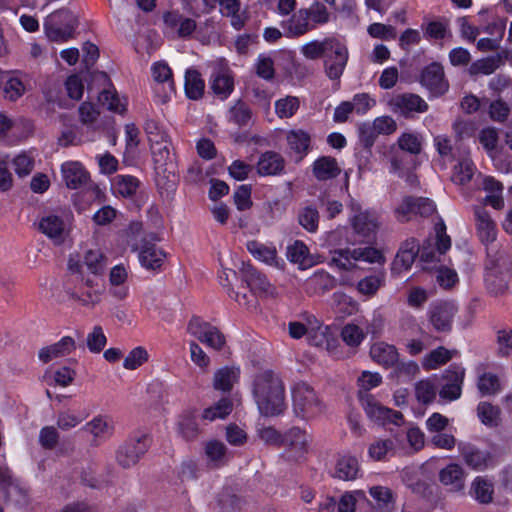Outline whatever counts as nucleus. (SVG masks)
I'll list each match as a JSON object with an SVG mask.
<instances>
[{
    "instance_id": "1",
    "label": "nucleus",
    "mask_w": 512,
    "mask_h": 512,
    "mask_svg": "<svg viewBox=\"0 0 512 512\" xmlns=\"http://www.w3.org/2000/svg\"><path fill=\"white\" fill-rule=\"evenodd\" d=\"M252 393L261 415L273 417L286 409L285 387L280 377L267 370L256 375L252 384Z\"/></svg>"
},
{
    "instance_id": "2",
    "label": "nucleus",
    "mask_w": 512,
    "mask_h": 512,
    "mask_svg": "<svg viewBox=\"0 0 512 512\" xmlns=\"http://www.w3.org/2000/svg\"><path fill=\"white\" fill-rule=\"evenodd\" d=\"M77 25L76 16L69 9L61 8L45 18L43 29L51 42L65 43L74 38Z\"/></svg>"
},
{
    "instance_id": "3",
    "label": "nucleus",
    "mask_w": 512,
    "mask_h": 512,
    "mask_svg": "<svg viewBox=\"0 0 512 512\" xmlns=\"http://www.w3.org/2000/svg\"><path fill=\"white\" fill-rule=\"evenodd\" d=\"M293 411L303 420L314 419L325 410V405L316 392L305 382L294 384L291 390Z\"/></svg>"
},
{
    "instance_id": "4",
    "label": "nucleus",
    "mask_w": 512,
    "mask_h": 512,
    "mask_svg": "<svg viewBox=\"0 0 512 512\" xmlns=\"http://www.w3.org/2000/svg\"><path fill=\"white\" fill-rule=\"evenodd\" d=\"M359 261L383 264L385 258L380 250L371 246L336 249L332 252L331 262L341 270H353Z\"/></svg>"
},
{
    "instance_id": "5",
    "label": "nucleus",
    "mask_w": 512,
    "mask_h": 512,
    "mask_svg": "<svg viewBox=\"0 0 512 512\" xmlns=\"http://www.w3.org/2000/svg\"><path fill=\"white\" fill-rule=\"evenodd\" d=\"M348 221L354 233L361 238L374 237L380 228L379 214L372 209L364 208L359 202L351 200Z\"/></svg>"
},
{
    "instance_id": "6",
    "label": "nucleus",
    "mask_w": 512,
    "mask_h": 512,
    "mask_svg": "<svg viewBox=\"0 0 512 512\" xmlns=\"http://www.w3.org/2000/svg\"><path fill=\"white\" fill-rule=\"evenodd\" d=\"M349 60V50L346 42L338 37H332L323 58V69L330 80H339L343 75Z\"/></svg>"
},
{
    "instance_id": "7",
    "label": "nucleus",
    "mask_w": 512,
    "mask_h": 512,
    "mask_svg": "<svg viewBox=\"0 0 512 512\" xmlns=\"http://www.w3.org/2000/svg\"><path fill=\"white\" fill-rule=\"evenodd\" d=\"M74 275V285L68 288L70 296L81 305L94 307L101 301L103 286L99 278L86 275Z\"/></svg>"
},
{
    "instance_id": "8",
    "label": "nucleus",
    "mask_w": 512,
    "mask_h": 512,
    "mask_svg": "<svg viewBox=\"0 0 512 512\" xmlns=\"http://www.w3.org/2000/svg\"><path fill=\"white\" fill-rule=\"evenodd\" d=\"M151 440L146 433H137L123 442L116 450L115 459L123 468L136 465L147 452Z\"/></svg>"
},
{
    "instance_id": "9",
    "label": "nucleus",
    "mask_w": 512,
    "mask_h": 512,
    "mask_svg": "<svg viewBox=\"0 0 512 512\" xmlns=\"http://www.w3.org/2000/svg\"><path fill=\"white\" fill-rule=\"evenodd\" d=\"M107 260L100 249L87 250L82 259L70 257L68 268L72 274L99 278L106 268Z\"/></svg>"
},
{
    "instance_id": "10",
    "label": "nucleus",
    "mask_w": 512,
    "mask_h": 512,
    "mask_svg": "<svg viewBox=\"0 0 512 512\" xmlns=\"http://www.w3.org/2000/svg\"><path fill=\"white\" fill-rule=\"evenodd\" d=\"M458 450L464 463L474 471H485L498 465L497 454L492 450H482L469 443H460Z\"/></svg>"
},
{
    "instance_id": "11",
    "label": "nucleus",
    "mask_w": 512,
    "mask_h": 512,
    "mask_svg": "<svg viewBox=\"0 0 512 512\" xmlns=\"http://www.w3.org/2000/svg\"><path fill=\"white\" fill-rule=\"evenodd\" d=\"M187 331L201 343L214 350H221L226 342L225 336L217 327L198 317H194L189 321Z\"/></svg>"
},
{
    "instance_id": "12",
    "label": "nucleus",
    "mask_w": 512,
    "mask_h": 512,
    "mask_svg": "<svg viewBox=\"0 0 512 512\" xmlns=\"http://www.w3.org/2000/svg\"><path fill=\"white\" fill-rule=\"evenodd\" d=\"M361 405L367 417L379 425H401L403 422V415L400 412L383 406L370 394L361 398Z\"/></svg>"
},
{
    "instance_id": "13",
    "label": "nucleus",
    "mask_w": 512,
    "mask_h": 512,
    "mask_svg": "<svg viewBox=\"0 0 512 512\" xmlns=\"http://www.w3.org/2000/svg\"><path fill=\"white\" fill-rule=\"evenodd\" d=\"M38 228L54 244L60 245L70 233L69 217L54 213L45 214L39 219Z\"/></svg>"
},
{
    "instance_id": "14",
    "label": "nucleus",
    "mask_w": 512,
    "mask_h": 512,
    "mask_svg": "<svg viewBox=\"0 0 512 512\" xmlns=\"http://www.w3.org/2000/svg\"><path fill=\"white\" fill-rule=\"evenodd\" d=\"M388 104L392 112L406 118L412 117L415 113H424L429 107L423 98L413 93L394 95Z\"/></svg>"
},
{
    "instance_id": "15",
    "label": "nucleus",
    "mask_w": 512,
    "mask_h": 512,
    "mask_svg": "<svg viewBox=\"0 0 512 512\" xmlns=\"http://www.w3.org/2000/svg\"><path fill=\"white\" fill-rule=\"evenodd\" d=\"M436 211L435 203L428 198L406 197L396 208V218L400 222H406L412 219L413 215L430 216Z\"/></svg>"
},
{
    "instance_id": "16",
    "label": "nucleus",
    "mask_w": 512,
    "mask_h": 512,
    "mask_svg": "<svg viewBox=\"0 0 512 512\" xmlns=\"http://www.w3.org/2000/svg\"><path fill=\"white\" fill-rule=\"evenodd\" d=\"M210 85L213 93L221 99H226L234 90V78L230 68L222 63H217L210 77Z\"/></svg>"
},
{
    "instance_id": "17",
    "label": "nucleus",
    "mask_w": 512,
    "mask_h": 512,
    "mask_svg": "<svg viewBox=\"0 0 512 512\" xmlns=\"http://www.w3.org/2000/svg\"><path fill=\"white\" fill-rule=\"evenodd\" d=\"M456 313L457 306L452 302L435 303L428 312L429 322L436 331L446 332L451 329Z\"/></svg>"
},
{
    "instance_id": "18",
    "label": "nucleus",
    "mask_w": 512,
    "mask_h": 512,
    "mask_svg": "<svg viewBox=\"0 0 512 512\" xmlns=\"http://www.w3.org/2000/svg\"><path fill=\"white\" fill-rule=\"evenodd\" d=\"M435 233L436 236L433 246L429 241H427L421 250V259L427 263L433 262L436 260L437 254L442 255L451 247V239L446 234V226L443 221H440L435 225Z\"/></svg>"
},
{
    "instance_id": "19",
    "label": "nucleus",
    "mask_w": 512,
    "mask_h": 512,
    "mask_svg": "<svg viewBox=\"0 0 512 512\" xmlns=\"http://www.w3.org/2000/svg\"><path fill=\"white\" fill-rule=\"evenodd\" d=\"M421 84L425 86L433 96H440L448 90V83L444 77L441 64L431 63L421 73Z\"/></svg>"
},
{
    "instance_id": "20",
    "label": "nucleus",
    "mask_w": 512,
    "mask_h": 512,
    "mask_svg": "<svg viewBox=\"0 0 512 512\" xmlns=\"http://www.w3.org/2000/svg\"><path fill=\"white\" fill-rule=\"evenodd\" d=\"M447 383L439 390V395L447 401L460 398L465 377V369L459 365L451 366L444 374Z\"/></svg>"
},
{
    "instance_id": "21",
    "label": "nucleus",
    "mask_w": 512,
    "mask_h": 512,
    "mask_svg": "<svg viewBox=\"0 0 512 512\" xmlns=\"http://www.w3.org/2000/svg\"><path fill=\"white\" fill-rule=\"evenodd\" d=\"M151 74L156 89L161 90V97L166 101L174 93L172 70L165 61H157L151 66Z\"/></svg>"
},
{
    "instance_id": "22",
    "label": "nucleus",
    "mask_w": 512,
    "mask_h": 512,
    "mask_svg": "<svg viewBox=\"0 0 512 512\" xmlns=\"http://www.w3.org/2000/svg\"><path fill=\"white\" fill-rule=\"evenodd\" d=\"M82 430L93 437V443L98 445L111 438L114 434V422L107 415H97L87 422Z\"/></svg>"
},
{
    "instance_id": "23",
    "label": "nucleus",
    "mask_w": 512,
    "mask_h": 512,
    "mask_svg": "<svg viewBox=\"0 0 512 512\" xmlns=\"http://www.w3.org/2000/svg\"><path fill=\"white\" fill-rule=\"evenodd\" d=\"M0 489L3 490L8 501L16 505L27 503V490L13 480L10 470L7 468H0Z\"/></svg>"
},
{
    "instance_id": "24",
    "label": "nucleus",
    "mask_w": 512,
    "mask_h": 512,
    "mask_svg": "<svg viewBox=\"0 0 512 512\" xmlns=\"http://www.w3.org/2000/svg\"><path fill=\"white\" fill-rule=\"evenodd\" d=\"M240 272L243 280L250 289L257 293L273 295L275 288L271 285L265 275L257 271L250 263H242Z\"/></svg>"
},
{
    "instance_id": "25",
    "label": "nucleus",
    "mask_w": 512,
    "mask_h": 512,
    "mask_svg": "<svg viewBox=\"0 0 512 512\" xmlns=\"http://www.w3.org/2000/svg\"><path fill=\"white\" fill-rule=\"evenodd\" d=\"M466 473L464 469L456 463H451L440 470L439 481L448 491L461 493L465 488Z\"/></svg>"
},
{
    "instance_id": "26",
    "label": "nucleus",
    "mask_w": 512,
    "mask_h": 512,
    "mask_svg": "<svg viewBox=\"0 0 512 512\" xmlns=\"http://www.w3.org/2000/svg\"><path fill=\"white\" fill-rule=\"evenodd\" d=\"M246 247L249 253L256 260L277 269H282L284 267V261L278 256L277 250L274 246L253 240L247 242Z\"/></svg>"
},
{
    "instance_id": "27",
    "label": "nucleus",
    "mask_w": 512,
    "mask_h": 512,
    "mask_svg": "<svg viewBox=\"0 0 512 512\" xmlns=\"http://www.w3.org/2000/svg\"><path fill=\"white\" fill-rule=\"evenodd\" d=\"M61 175L69 189H78L89 180V173L78 161H66L61 165Z\"/></svg>"
},
{
    "instance_id": "28",
    "label": "nucleus",
    "mask_w": 512,
    "mask_h": 512,
    "mask_svg": "<svg viewBox=\"0 0 512 512\" xmlns=\"http://www.w3.org/2000/svg\"><path fill=\"white\" fill-rule=\"evenodd\" d=\"M75 349V340L70 336H64L58 342L41 348L38 357L43 363H48L71 354Z\"/></svg>"
},
{
    "instance_id": "29",
    "label": "nucleus",
    "mask_w": 512,
    "mask_h": 512,
    "mask_svg": "<svg viewBox=\"0 0 512 512\" xmlns=\"http://www.w3.org/2000/svg\"><path fill=\"white\" fill-rule=\"evenodd\" d=\"M166 258L165 252L155 244L143 240L138 252V260L142 267L147 270L161 268Z\"/></svg>"
},
{
    "instance_id": "30",
    "label": "nucleus",
    "mask_w": 512,
    "mask_h": 512,
    "mask_svg": "<svg viewBox=\"0 0 512 512\" xmlns=\"http://www.w3.org/2000/svg\"><path fill=\"white\" fill-rule=\"evenodd\" d=\"M419 252V245L415 239L405 241L393 261V272L400 274L409 270Z\"/></svg>"
},
{
    "instance_id": "31",
    "label": "nucleus",
    "mask_w": 512,
    "mask_h": 512,
    "mask_svg": "<svg viewBox=\"0 0 512 512\" xmlns=\"http://www.w3.org/2000/svg\"><path fill=\"white\" fill-rule=\"evenodd\" d=\"M369 354L374 362L386 368L394 366L399 359L396 347L382 341L372 344Z\"/></svg>"
},
{
    "instance_id": "32",
    "label": "nucleus",
    "mask_w": 512,
    "mask_h": 512,
    "mask_svg": "<svg viewBox=\"0 0 512 512\" xmlns=\"http://www.w3.org/2000/svg\"><path fill=\"white\" fill-rule=\"evenodd\" d=\"M477 234L482 243L493 242L497 236L496 225L488 212L480 207L474 211Z\"/></svg>"
},
{
    "instance_id": "33",
    "label": "nucleus",
    "mask_w": 512,
    "mask_h": 512,
    "mask_svg": "<svg viewBox=\"0 0 512 512\" xmlns=\"http://www.w3.org/2000/svg\"><path fill=\"white\" fill-rule=\"evenodd\" d=\"M284 158L273 151L263 153L257 162L256 169L260 176H275L283 172Z\"/></svg>"
},
{
    "instance_id": "34",
    "label": "nucleus",
    "mask_w": 512,
    "mask_h": 512,
    "mask_svg": "<svg viewBox=\"0 0 512 512\" xmlns=\"http://www.w3.org/2000/svg\"><path fill=\"white\" fill-rule=\"evenodd\" d=\"M470 496L480 504H490L494 499V483L487 476H476L470 485Z\"/></svg>"
},
{
    "instance_id": "35",
    "label": "nucleus",
    "mask_w": 512,
    "mask_h": 512,
    "mask_svg": "<svg viewBox=\"0 0 512 512\" xmlns=\"http://www.w3.org/2000/svg\"><path fill=\"white\" fill-rule=\"evenodd\" d=\"M377 331L374 326L366 325L364 328L356 323H348L341 329V339L350 348L357 349L365 340L367 333L375 334Z\"/></svg>"
},
{
    "instance_id": "36",
    "label": "nucleus",
    "mask_w": 512,
    "mask_h": 512,
    "mask_svg": "<svg viewBox=\"0 0 512 512\" xmlns=\"http://www.w3.org/2000/svg\"><path fill=\"white\" fill-rule=\"evenodd\" d=\"M283 27L288 37H299L313 30L304 8H300L293 13L291 17L284 22Z\"/></svg>"
},
{
    "instance_id": "37",
    "label": "nucleus",
    "mask_w": 512,
    "mask_h": 512,
    "mask_svg": "<svg viewBox=\"0 0 512 512\" xmlns=\"http://www.w3.org/2000/svg\"><path fill=\"white\" fill-rule=\"evenodd\" d=\"M289 149L301 160L310 149L311 136L303 129H292L286 133Z\"/></svg>"
},
{
    "instance_id": "38",
    "label": "nucleus",
    "mask_w": 512,
    "mask_h": 512,
    "mask_svg": "<svg viewBox=\"0 0 512 512\" xmlns=\"http://www.w3.org/2000/svg\"><path fill=\"white\" fill-rule=\"evenodd\" d=\"M398 437L389 439H377L370 444L368 456L374 461H384L398 452Z\"/></svg>"
},
{
    "instance_id": "39",
    "label": "nucleus",
    "mask_w": 512,
    "mask_h": 512,
    "mask_svg": "<svg viewBox=\"0 0 512 512\" xmlns=\"http://www.w3.org/2000/svg\"><path fill=\"white\" fill-rule=\"evenodd\" d=\"M359 472L358 459L352 455H342L335 463L333 476L340 480L351 481L358 477Z\"/></svg>"
},
{
    "instance_id": "40",
    "label": "nucleus",
    "mask_w": 512,
    "mask_h": 512,
    "mask_svg": "<svg viewBox=\"0 0 512 512\" xmlns=\"http://www.w3.org/2000/svg\"><path fill=\"white\" fill-rule=\"evenodd\" d=\"M368 492L381 512H393L395 510L396 495L389 487L373 485L369 487Z\"/></svg>"
},
{
    "instance_id": "41",
    "label": "nucleus",
    "mask_w": 512,
    "mask_h": 512,
    "mask_svg": "<svg viewBox=\"0 0 512 512\" xmlns=\"http://www.w3.org/2000/svg\"><path fill=\"white\" fill-rule=\"evenodd\" d=\"M341 173V168L335 158L322 156L313 163V174L319 181L336 178Z\"/></svg>"
},
{
    "instance_id": "42",
    "label": "nucleus",
    "mask_w": 512,
    "mask_h": 512,
    "mask_svg": "<svg viewBox=\"0 0 512 512\" xmlns=\"http://www.w3.org/2000/svg\"><path fill=\"white\" fill-rule=\"evenodd\" d=\"M286 256L290 262L297 264L300 269H306L314 265L308 247L300 240H295L287 246Z\"/></svg>"
},
{
    "instance_id": "43",
    "label": "nucleus",
    "mask_w": 512,
    "mask_h": 512,
    "mask_svg": "<svg viewBox=\"0 0 512 512\" xmlns=\"http://www.w3.org/2000/svg\"><path fill=\"white\" fill-rule=\"evenodd\" d=\"M220 12L223 16L230 18L231 25L239 30L246 21L245 12L241 11L240 0H220Z\"/></svg>"
},
{
    "instance_id": "44",
    "label": "nucleus",
    "mask_w": 512,
    "mask_h": 512,
    "mask_svg": "<svg viewBox=\"0 0 512 512\" xmlns=\"http://www.w3.org/2000/svg\"><path fill=\"white\" fill-rule=\"evenodd\" d=\"M128 272L123 265L114 266L109 275L111 293L118 299H124L128 295V288L124 285Z\"/></svg>"
},
{
    "instance_id": "45",
    "label": "nucleus",
    "mask_w": 512,
    "mask_h": 512,
    "mask_svg": "<svg viewBox=\"0 0 512 512\" xmlns=\"http://www.w3.org/2000/svg\"><path fill=\"white\" fill-rule=\"evenodd\" d=\"M177 432L185 440H194L199 435L196 415L192 411L182 413L177 422Z\"/></svg>"
},
{
    "instance_id": "46",
    "label": "nucleus",
    "mask_w": 512,
    "mask_h": 512,
    "mask_svg": "<svg viewBox=\"0 0 512 512\" xmlns=\"http://www.w3.org/2000/svg\"><path fill=\"white\" fill-rule=\"evenodd\" d=\"M185 93L189 99L198 100L202 98L205 89L204 80L195 69H188L185 73Z\"/></svg>"
},
{
    "instance_id": "47",
    "label": "nucleus",
    "mask_w": 512,
    "mask_h": 512,
    "mask_svg": "<svg viewBox=\"0 0 512 512\" xmlns=\"http://www.w3.org/2000/svg\"><path fill=\"white\" fill-rule=\"evenodd\" d=\"M310 441V435L296 427L287 431L283 439V442L287 446H289L292 450L300 455L307 451Z\"/></svg>"
},
{
    "instance_id": "48",
    "label": "nucleus",
    "mask_w": 512,
    "mask_h": 512,
    "mask_svg": "<svg viewBox=\"0 0 512 512\" xmlns=\"http://www.w3.org/2000/svg\"><path fill=\"white\" fill-rule=\"evenodd\" d=\"M437 393L439 387L436 378L422 379L415 384L416 399L422 404L432 403Z\"/></svg>"
},
{
    "instance_id": "49",
    "label": "nucleus",
    "mask_w": 512,
    "mask_h": 512,
    "mask_svg": "<svg viewBox=\"0 0 512 512\" xmlns=\"http://www.w3.org/2000/svg\"><path fill=\"white\" fill-rule=\"evenodd\" d=\"M239 379V369L223 367L214 374V388L223 392L230 391Z\"/></svg>"
},
{
    "instance_id": "50",
    "label": "nucleus",
    "mask_w": 512,
    "mask_h": 512,
    "mask_svg": "<svg viewBox=\"0 0 512 512\" xmlns=\"http://www.w3.org/2000/svg\"><path fill=\"white\" fill-rule=\"evenodd\" d=\"M307 12L308 20L312 29L327 24L331 19V13L326 5L320 1L312 2L308 7L304 8Z\"/></svg>"
},
{
    "instance_id": "51",
    "label": "nucleus",
    "mask_w": 512,
    "mask_h": 512,
    "mask_svg": "<svg viewBox=\"0 0 512 512\" xmlns=\"http://www.w3.org/2000/svg\"><path fill=\"white\" fill-rule=\"evenodd\" d=\"M164 22L168 27H178L179 36L186 37L192 34L196 29V23L193 19L183 18L176 12H168L164 15Z\"/></svg>"
},
{
    "instance_id": "52",
    "label": "nucleus",
    "mask_w": 512,
    "mask_h": 512,
    "mask_svg": "<svg viewBox=\"0 0 512 512\" xmlns=\"http://www.w3.org/2000/svg\"><path fill=\"white\" fill-rule=\"evenodd\" d=\"M454 353L455 351L440 346L424 356L422 366L425 370L437 369L451 360Z\"/></svg>"
},
{
    "instance_id": "53",
    "label": "nucleus",
    "mask_w": 512,
    "mask_h": 512,
    "mask_svg": "<svg viewBox=\"0 0 512 512\" xmlns=\"http://www.w3.org/2000/svg\"><path fill=\"white\" fill-rule=\"evenodd\" d=\"M233 410V403L230 398L223 397L214 405L207 407L202 412V419L206 421H215L225 419Z\"/></svg>"
},
{
    "instance_id": "54",
    "label": "nucleus",
    "mask_w": 512,
    "mask_h": 512,
    "mask_svg": "<svg viewBox=\"0 0 512 512\" xmlns=\"http://www.w3.org/2000/svg\"><path fill=\"white\" fill-rule=\"evenodd\" d=\"M140 185L139 180L131 175H117L112 180L114 192L122 197H130L136 193Z\"/></svg>"
},
{
    "instance_id": "55",
    "label": "nucleus",
    "mask_w": 512,
    "mask_h": 512,
    "mask_svg": "<svg viewBox=\"0 0 512 512\" xmlns=\"http://www.w3.org/2000/svg\"><path fill=\"white\" fill-rule=\"evenodd\" d=\"M99 100L109 110L115 113L124 114L127 110V98L125 96L119 95L114 89L104 90L100 94Z\"/></svg>"
},
{
    "instance_id": "56",
    "label": "nucleus",
    "mask_w": 512,
    "mask_h": 512,
    "mask_svg": "<svg viewBox=\"0 0 512 512\" xmlns=\"http://www.w3.org/2000/svg\"><path fill=\"white\" fill-rule=\"evenodd\" d=\"M331 40L332 37H325L323 39L309 41L301 46L300 52L305 58L310 60H315L320 57L324 58Z\"/></svg>"
},
{
    "instance_id": "57",
    "label": "nucleus",
    "mask_w": 512,
    "mask_h": 512,
    "mask_svg": "<svg viewBox=\"0 0 512 512\" xmlns=\"http://www.w3.org/2000/svg\"><path fill=\"white\" fill-rule=\"evenodd\" d=\"M300 107V100L296 96L287 95L275 101L276 115L281 119L293 117Z\"/></svg>"
},
{
    "instance_id": "58",
    "label": "nucleus",
    "mask_w": 512,
    "mask_h": 512,
    "mask_svg": "<svg viewBox=\"0 0 512 512\" xmlns=\"http://www.w3.org/2000/svg\"><path fill=\"white\" fill-rule=\"evenodd\" d=\"M308 285L313 293L323 294L335 286V279L328 272L320 270L315 272L309 279Z\"/></svg>"
},
{
    "instance_id": "59",
    "label": "nucleus",
    "mask_w": 512,
    "mask_h": 512,
    "mask_svg": "<svg viewBox=\"0 0 512 512\" xmlns=\"http://www.w3.org/2000/svg\"><path fill=\"white\" fill-rule=\"evenodd\" d=\"M475 171L476 167L471 159L463 158L454 166L451 179L458 185H465L472 179Z\"/></svg>"
},
{
    "instance_id": "60",
    "label": "nucleus",
    "mask_w": 512,
    "mask_h": 512,
    "mask_svg": "<svg viewBox=\"0 0 512 512\" xmlns=\"http://www.w3.org/2000/svg\"><path fill=\"white\" fill-rule=\"evenodd\" d=\"M385 273L379 272L374 275H369L361 279L357 283V290L360 294L365 296H373L384 285Z\"/></svg>"
},
{
    "instance_id": "61",
    "label": "nucleus",
    "mask_w": 512,
    "mask_h": 512,
    "mask_svg": "<svg viewBox=\"0 0 512 512\" xmlns=\"http://www.w3.org/2000/svg\"><path fill=\"white\" fill-rule=\"evenodd\" d=\"M251 116L249 106L241 100L231 106L227 114L228 121L240 127L247 125Z\"/></svg>"
},
{
    "instance_id": "62",
    "label": "nucleus",
    "mask_w": 512,
    "mask_h": 512,
    "mask_svg": "<svg viewBox=\"0 0 512 512\" xmlns=\"http://www.w3.org/2000/svg\"><path fill=\"white\" fill-rule=\"evenodd\" d=\"M499 377L491 372H484L478 376L477 388L481 395H494L500 391Z\"/></svg>"
},
{
    "instance_id": "63",
    "label": "nucleus",
    "mask_w": 512,
    "mask_h": 512,
    "mask_svg": "<svg viewBox=\"0 0 512 512\" xmlns=\"http://www.w3.org/2000/svg\"><path fill=\"white\" fill-rule=\"evenodd\" d=\"M477 414L480 421L487 426H497L500 420V410L498 407L488 403L481 402L477 407Z\"/></svg>"
},
{
    "instance_id": "64",
    "label": "nucleus",
    "mask_w": 512,
    "mask_h": 512,
    "mask_svg": "<svg viewBox=\"0 0 512 512\" xmlns=\"http://www.w3.org/2000/svg\"><path fill=\"white\" fill-rule=\"evenodd\" d=\"M359 500H367L363 490H354L343 494L337 504L338 512H355L356 504Z\"/></svg>"
}]
</instances>
